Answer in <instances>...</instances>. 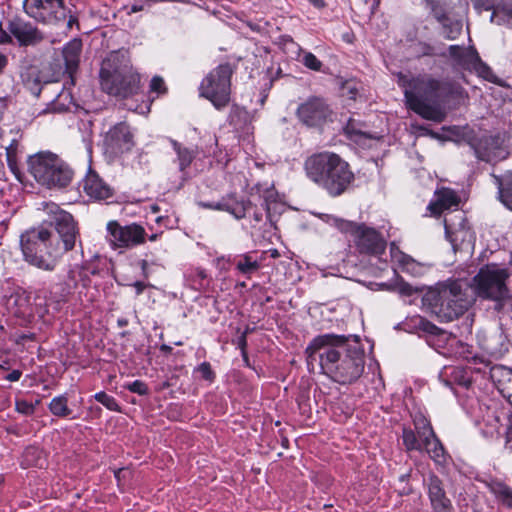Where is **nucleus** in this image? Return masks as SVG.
I'll list each match as a JSON object with an SVG mask.
<instances>
[{"label":"nucleus","instance_id":"obj_1","mask_svg":"<svg viewBox=\"0 0 512 512\" xmlns=\"http://www.w3.org/2000/svg\"><path fill=\"white\" fill-rule=\"evenodd\" d=\"M44 217L39 226L20 236L24 260L44 271H53L62 256L71 251L79 237L73 216L54 202H43Z\"/></svg>","mask_w":512,"mask_h":512},{"label":"nucleus","instance_id":"obj_17","mask_svg":"<svg viewBox=\"0 0 512 512\" xmlns=\"http://www.w3.org/2000/svg\"><path fill=\"white\" fill-rule=\"evenodd\" d=\"M478 159L486 162H496L505 159L507 152L499 136H484L474 147Z\"/></svg>","mask_w":512,"mask_h":512},{"label":"nucleus","instance_id":"obj_26","mask_svg":"<svg viewBox=\"0 0 512 512\" xmlns=\"http://www.w3.org/2000/svg\"><path fill=\"white\" fill-rule=\"evenodd\" d=\"M491 22L512 29V0H499L490 16Z\"/></svg>","mask_w":512,"mask_h":512},{"label":"nucleus","instance_id":"obj_48","mask_svg":"<svg viewBox=\"0 0 512 512\" xmlns=\"http://www.w3.org/2000/svg\"><path fill=\"white\" fill-rule=\"evenodd\" d=\"M67 17H68V20L66 22V26L68 29H72L73 25L78 26V18L75 15H72L71 11L69 9H68Z\"/></svg>","mask_w":512,"mask_h":512},{"label":"nucleus","instance_id":"obj_2","mask_svg":"<svg viewBox=\"0 0 512 512\" xmlns=\"http://www.w3.org/2000/svg\"><path fill=\"white\" fill-rule=\"evenodd\" d=\"M305 354L308 366L318 365L324 375L342 385L355 382L364 371V350L357 342L349 344L344 336L319 335L309 343Z\"/></svg>","mask_w":512,"mask_h":512},{"label":"nucleus","instance_id":"obj_8","mask_svg":"<svg viewBox=\"0 0 512 512\" xmlns=\"http://www.w3.org/2000/svg\"><path fill=\"white\" fill-rule=\"evenodd\" d=\"M507 269L496 264L482 267L473 278V293L483 299L501 301L509 297Z\"/></svg>","mask_w":512,"mask_h":512},{"label":"nucleus","instance_id":"obj_46","mask_svg":"<svg viewBox=\"0 0 512 512\" xmlns=\"http://www.w3.org/2000/svg\"><path fill=\"white\" fill-rule=\"evenodd\" d=\"M198 371L201 373L202 377L206 380H212L214 377L211 366L207 362L201 363L198 367Z\"/></svg>","mask_w":512,"mask_h":512},{"label":"nucleus","instance_id":"obj_49","mask_svg":"<svg viewBox=\"0 0 512 512\" xmlns=\"http://www.w3.org/2000/svg\"><path fill=\"white\" fill-rule=\"evenodd\" d=\"M22 375V372L20 370H13L11 373H9L5 379L10 382H16L20 379Z\"/></svg>","mask_w":512,"mask_h":512},{"label":"nucleus","instance_id":"obj_42","mask_svg":"<svg viewBox=\"0 0 512 512\" xmlns=\"http://www.w3.org/2000/svg\"><path fill=\"white\" fill-rule=\"evenodd\" d=\"M498 1L499 0H471L474 8L478 11H493Z\"/></svg>","mask_w":512,"mask_h":512},{"label":"nucleus","instance_id":"obj_64","mask_svg":"<svg viewBox=\"0 0 512 512\" xmlns=\"http://www.w3.org/2000/svg\"><path fill=\"white\" fill-rule=\"evenodd\" d=\"M23 302H28V298L27 297H24L23 299H21Z\"/></svg>","mask_w":512,"mask_h":512},{"label":"nucleus","instance_id":"obj_21","mask_svg":"<svg viewBox=\"0 0 512 512\" xmlns=\"http://www.w3.org/2000/svg\"><path fill=\"white\" fill-rule=\"evenodd\" d=\"M392 258L400 265L403 271L411 274L414 277H419L427 273L431 265L429 263L419 262L413 259L411 256L398 251L394 244L391 246Z\"/></svg>","mask_w":512,"mask_h":512},{"label":"nucleus","instance_id":"obj_30","mask_svg":"<svg viewBox=\"0 0 512 512\" xmlns=\"http://www.w3.org/2000/svg\"><path fill=\"white\" fill-rule=\"evenodd\" d=\"M499 189V199L512 211V171L508 172L503 178L496 177Z\"/></svg>","mask_w":512,"mask_h":512},{"label":"nucleus","instance_id":"obj_52","mask_svg":"<svg viewBox=\"0 0 512 512\" xmlns=\"http://www.w3.org/2000/svg\"><path fill=\"white\" fill-rule=\"evenodd\" d=\"M12 41L10 32L0 31V43H10Z\"/></svg>","mask_w":512,"mask_h":512},{"label":"nucleus","instance_id":"obj_59","mask_svg":"<svg viewBox=\"0 0 512 512\" xmlns=\"http://www.w3.org/2000/svg\"><path fill=\"white\" fill-rule=\"evenodd\" d=\"M239 346L240 348L242 349V351L244 352V349L246 347V336L245 334H243L240 339H239Z\"/></svg>","mask_w":512,"mask_h":512},{"label":"nucleus","instance_id":"obj_7","mask_svg":"<svg viewBox=\"0 0 512 512\" xmlns=\"http://www.w3.org/2000/svg\"><path fill=\"white\" fill-rule=\"evenodd\" d=\"M28 167L35 180L48 188L66 187L73 177V171L68 165L51 152L30 156Z\"/></svg>","mask_w":512,"mask_h":512},{"label":"nucleus","instance_id":"obj_38","mask_svg":"<svg viewBox=\"0 0 512 512\" xmlns=\"http://www.w3.org/2000/svg\"><path fill=\"white\" fill-rule=\"evenodd\" d=\"M94 398H95V400L97 402L101 403L107 409H109L111 411H119L120 410V407H119L117 401L115 400V398L110 396V395H108L105 392H98V393H96L94 395Z\"/></svg>","mask_w":512,"mask_h":512},{"label":"nucleus","instance_id":"obj_45","mask_svg":"<svg viewBox=\"0 0 512 512\" xmlns=\"http://www.w3.org/2000/svg\"><path fill=\"white\" fill-rule=\"evenodd\" d=\"M396 290L401 295H404V296H411L416 292V290L410 284H408L407 282H403V281L398 282L396 284Z\"/></svg>","mask_w":512,"mask_h":512},{"label":"nucleus","instance_id":"obj_9","mask_svg":"<svg viewBox=\"0 0 512 512\" xmlns=\"http://www.w3.org/2000/svg\"><path fill=\"white\" fill-rule=\"evenodd\" d=\"M327 221L341 232L350 234L360 253L377 256L385 251L386 241L374 228L334 216H330Z\"/></svg>","mask_w":512,"mask_h":512},{"label":"nucleus","instance_id":"obj_62","mask_svg":"<svg viewBox=\"0 0 512 512\" xmlns=\"http://www.w3.org/2000/svg\"><path fill=\"white\" fill-rule=\"evenodd\" d=\"M278 255H279V253H278V251H277V250H273V251L271 252V256H272V257H274V258H275V257H277Z\"/></svg>","mask_w":512,"mask_h":512},{"label":"nucleus","instance_id":"obj_53","mask_svg":"<svg viewBox=\"0 0 512 512\" xmlns=\"http://www.w3.org/2000/svg\"><path fill=\"white\" fill-rule=\"evenodd\" d=\"M127 473H129V471H128V469H125V468L118 469L117 471L114 472L115 478L118 481H120L121 477H125Z\"/></svg>","mask_w":512,"mask_h":512},{"label":"nucleus","instance_id":"obj_20","mask_svg":"<svg viewBox=\"0 0 512 512\" xmlns=\"http://www.w3.org/2000/svg\"><path fill=\"white\" fill-rule=\"evenodd\" d=\"M105 143L114 152L130 150L132 146V135L128 125L125 123L116 124L107 132Z\"/></svg>","mask_w":512,"mask_h":512},{"label":"nucleus","instance_id":"obj_15","mask_svg":"<svg viewBox=\"0 0 512 512\" xmlns=\"http://www.w3.org/2000/svg\"><path fill=\"white\" fill-rule=\"evenodd\" d=\"M331 110L326 102L319 97L309 98L297 109L299 120L309 127H318L326 122Z\"/></svg>","mask_w":512,"mask_h":512},{"label":"nucleus","instance_id":"obj_25","mask_svg":"<svg viewBox=\"0 0 512 512\" xmlns=\"http://www.w3.org/2000/svg\"><path fill=\"white\" fill-rule=\"evenodd\" d=\"M458 205V198L456 194L450 189H441L436 192V200L429 204L428 209L434 213L439 214L444 209H449Z\"/></svg>","mask_w":512,"mask_h":512},{"label":"nucleus","instance_id":"obj_63","mask_svg":"<svg viewBox=\"0 0 512 512\" xmlns=\"http://www.w3.org/2000/svg\"><path fill=\"white\" fill-rule=\"evenodd\" d=\"M155 239H156V235H152V236L150 237V240H152V241H153V240H155Z\"/></svg>","mask_w":512,"mask_h":512},{"label":"nucleus","instance_id":"obj_44","mask_svg":"<svg viewBox=\"0 0 512 512\" xmlns=\"http://www.w3.org/2000/svg\"><path fill=\"white\" fill-rule=\"evenodd\" d=\"M150 89L157 93L164 92L166 90L164 80L159 76H154L150 83Z\"/></svg>","mask_w":512,"mask_h":512},{"label":"nucleus","instance_id":"obj_5","mask_svg":"<svg viewBox=\"0 0 512 512\" xmlns=\"http://www.w3.org/2000/svg\"><path fill=\"white\" fill-rule=\"evenodd\" d=\"M431 312L441 322H450L463 315L474 303L473 288L462 280L438 283L426 296Z\"/></svg>","mask_w":512,"mask_h":512},{"label":"nucleus","instance_id":"obj_27","mask_svg":"<svg viewBox=\"0 0 512 512\" xmlns=\"http://www.w3.org/2000/svg\"><path fill=\"white\" fill-rule=\"evenodd\" d=\"M205 208L226 211L232 214L236 219H241L245 216L246 210L251 207V203H230L227 200H222L217 203H202Z\"/></svg>","mask_w":512,"mask_h":512},{"label":"nucleus","instance_id":"obj_31","mask_svg":"<svg viewBox=\"0 0 512 512\" xmlns=\"http://www.w3.org/2000/svg\"><path fill=\"white\" fill-rule=\"evenodd\" d=\"M423 449L436 463L442 464L445 462L446 456L444 447L435 434L423 441Z\"/></svg>","mask_w":512,"mask_h":512},{"label":"nucleus","instance_id":"obj_33","mask_svg":"<svg viewBox=\"0 0 512 512\" xmlns=\"http://www.w3.org/2000/svg\"><path fill=\"white\" fill-rule=\"evenodd\" d=\"M67 403V397L64 395L54 397L49 404V410L54 416L67 417L72 413Z\"/></svg>","mask_w":512,"mask_h":512},{"label":"nucleus","instance_id":"obj_14","mask_svg":"<svg viewBox=\"0 0 512 512\" xmlns=\"http://www.w3.org/2000/svg\"><path fill=\"white\" fill-rule=\"evenodd\" d=\"M107 239L113 248L130 249L145 242L146 231L139 224L122 226L117 221L107 224Z\"/></svg>","mask_w":512,"mask_h":512},{"label":"nucleus","instance_id":"obj_35","mask_svg":"<svg viewBox=\"0 0 512 512\" xmlns=\"http://www.w3.org/2000/svg\"><path fill=\"white\" fill-rule=\"evenodd\" d=\"M403 444L408 451L423 450V441L420 439L415 431L410 428H403L402 433Z\"/></svg>","mask_w":512,"mask_h":512},{"label":"nucleus","instance_id":"obj_29","mask_svg":"<svg viewBox=\"0 0 512 512\" xmlns=\"http://www.w3.org/2000/svg\"><path fill=\"white\" fill-rule=\"evenodd\" d=\"M170 143L177 154V162L181 172H184L197 156V151L183 146L176 140L170 139Z\"/></svg>","mask_w":512,"mask_h":512},{"label":"nucleus","instance_id":"obj_47","mask_svg":"<svg viewBox=\"0 0 512 512\" xmlns=\"http://www.w3.org/2000/svg\"><path fill=\"white\" fill-rule=\"evenodd\" d=\"M5 149H6V156L7 158H10V157H17V151H18V140L17 139H12L10 141V143L5 146Z\"/></svg>","mask_w":512,"mask_h":512},{"label":"nucleus","instance_id":"obj_39","mask_svg":"<svg viewBox=\"0 0 512 512\" xmlns=\"http://www.w3.org/2000/svg\"><path fill=\"white\" fill-rule=\"evenodd\" d=\"M344 130H345V133L347 134V136L355 142H359V141H361L362 138L368 137L365 132H363L359 128H357V123L353 120L348 121Z\"/></svg>","mask_w":512,"mask_h":512},{"label":"nucleus","instance_id":"obj_57","mask_svg":"<svg viewBox=\"0 0 512 512\" xmlns=\"http://www.w3.org/2000/svg\"><path fill=\"white\" fill-rule=\"evenodd\" d=\"M504 389L507 390V392L509 394L510 402L512 404V376L508 380V386L505 387Z\"/></svg>","mask_w":512,"mask_h":512},{"label":"nucleus","instance_id":"obj_6","mask_svg":"<svg viewBox=\"0 0 512 512\" xmlns=\"http://www.w3.org/2000/svg\"><path fill=\"white\" fill-rule=\"evenodd\" d=\"M101 87L109 95L128 98L140 90V75L134 70L127 52H112L100 71Z\"/></svg>","mask_w":512,"mask_h":512},{"label":"nucleus","instance_id":"obj_18","mask_svg":"<svg viewBox=\"0 0 512 512\" xmlns=\"http://www.w3.org/2000/svg\"><path fill=\"white\" fill-rule=\"evenodd\" d=\"M8 31L23 46L35 45L43 39L42 33L32 23L21 18L11 20Z\"/></svg>","mask_w":512,"mask_h":512},{"label":"nucleus","instance_id":"obj_32","mask_svg":"<svg viewBox=\"0 0 512 512\" xmlns=\"http://www.w3.org/2000/svg\"><path fill=\"white\" fill-rule=\"evenodd\" d=\"M490 491L500 499L506 506L512 508V489L499 481H492L489 484Z\"/></svg>","mask_w":512,"mask_h":512},{"label":"nucleus","instance_id":"obj_28","mask_svg":"<svg viewBox=\"0 0 512 512\" xmlns=\"http://www.w3.org/2000/svg\"><path fill=\"white\" fill-rule=\"evenodd\" d=\"M467 97L464 88L453 81H440V105L449 100L461 101Z\"/></svg>","mask_w":512,"mask_h":512},{"label":"nucleus","instance_id":"obj_43","mask_svg":"<svg viewBox=\"0 0 512 512\" xmlns=\"http://www.w3.org/2000/svg\"><path fill=\"white\" fill-rule=\"evenodd\" d=\"M15 408L21 414L31 415L34 413L35 405L26 400H16Z\"/></svg>","mask_w":512,"mask_h":512},{"label":"nucleus","instance_id":"obj_50","mask_svg":"<svg viewBox=\"0 0 512 512\" xmlns=\"http://www.w3.org/2000/svg\"><path fill=\"white\" fill-rule=\"evenodd\" d=\"M8 166L12 172L18 177L17 159L16 157L7 158Z\"/></svg>","mask_w":512,"mask_h":512},{"label":"nucleus","instance_id":"obj_19","mask_svg":"<svg viewBox=\"0 0 512 512\" xmlns=\"http://www.w3.org/2000/svg\"><path fill=\"white\" fill-rule=\"evenodd\" d=\"M427 489L433 512H454L452 503L446 496L443 483L436 475L429 476Z\"/></svg>","mask_w":512,"mask_h":512},{"label":"nucleus","instance_id":"obj_54","mask_svg":"<svg viewBox=\"0 0 512 512\" xmlns=\"http://www.w3.org/2000/svg\"><path fill=\"white\" fill-rule=\"evenodd\" d=\"M7 63H8L7 56L2 54V53H0V74L2 73L4 68L6 67Z\"/></svg>","mask_w":512,"mask_h":512},{"label":"nucleus","instance_id":"obj_12","mask_svg":"<svg viewBox=\"0 0 512 512\" xmlns=\"http://www.w3.org/2000/svg\"><path fill=\"white\" fill-rule=\"evenodd\" d=\"M434 18L442 26V34L454 40L462 31V22L456 18L454 10L461 0H427Z\"/></svg>","mask_w":512,"mask_h":512},{"label":"nucleus","instance_id":"obj_58","mask_svg":"<svg viewBox=\"0 0 512 512\" xmlns=\"http://www.w3.org/2000/svg\"><path fill=\"white\" fill-rule=\"evenodd\" d=\"M316 8H322L325 6L324 0H308Z\"/></svg>","mask_w":512,"mask_h":512},{"label":"nucleus","instance_id":"obj_40","mask_svg":"<svg viewBox=\"0 0 512 512\" xmlns=\"http://www.w3.org/2000/svg\"><path fill=\"white\" fill-rule=\"evenodd\" d=\"M302 63L305 67L314 71H319L322 67L321 61L311 52L304 53Z\"/></svg>","mask_w":512,"mask_h":512},{"label":"nucleus","instance_id":"obj_16","mask_svg":"<svg viewBox=\"0 0 512 512\" xmlns=\"http://www.w3.org/2000/svg\"><path fill=\"white\" fill-rule=\"evenodd\" d=\"M458 222L448 219H444V227L447 239L451 242L454 248L462 246L464 244L470 245L474 241V234L471 229L467 226V223L462 213L456 216Z\"/></svg>","mask_w":512,"mask_h":512},{"label":"nucleus","instance_id":"obj_11","mask_svg":"<svg viewBox=\"0 0 512 512\" xmlns=\"http://www.w3.org/2000/svg\"><path fill=\"white\" fill-rule=\"evenodd\" d=\"M24 11L39 23L57 26L67 19L64 0H24Z\"/></svg>","mask_w":512,"mask_h":512},{"label":"nucleus","instance_id":"obj_36","mask_svg":"<svg viewBox=\"0 0 512 512\" xmlns=\"http://www.w3.org/2000/svg\"><path fill=\"white\" fill-rule=\"evenodd\" d=\"M259 268L260 263L257 260H253L248 254L243 255L236 263V269L247 277H250Z\"/></svg>","mask_w":512,"mask_h":512},{"label":"nucleus","instance_id":"obj_41","mask_svg":"<svg viewBox=\"0 0 512 512\" xmlns=\"http://www.w3.org/2000/svg\"><path fill=\"white\" fill-rule=\"evenodd\" d=\"M129 391L136 393L138 395H146L148 394L147 385L141 380H135L131 383H128L124 386Z\"/></svg>","mask_w":512,"mask_h":512},{"label":"nucleus","instance_id":"obj_4","mask_svg":"<svg viewBox=\"0 0 512 512\" xmlns=\"http://www.w3.org/2000/svg\"><path fill=\"white\" fill-rule=\"evenodd\" d=\"M398 83L404 88V96L411 110L437 123L445 119L446 113L440 106V80L430 75L408 77L400 74Z\"/></svg>","mask_w":512,"mask_h":512},{"label":"nucleus","instance_id":"obj_34","mask_svg":"<svg viewBox=\"0 0 512 512\" xmlns=\"http://www.w3.org/2000/svg\"><path fill=\"white\" fill-rule=\"evenodd\" d=\"M74 105L73 97L69 90L62 88L52 103V110L56 112H64Z\"/></svg>","mask_w":512,"mask_h":512},{"label":"nucleus","instance_id":"obj_22","mask_svg":"<svg viewBox=\"0 0 512 512\" xmlns=\"http://www.w3.org/2000/svg\"><path fill=\"white\" fill-rule=\"evenodd\" d=\"M21 78L24 86L34 95L39 96L41 90L47 89L51 84L43 79L41 72L37 67L26 68L21 73Z\"/></svg>","mask_w":512,"mask_h":512},{"label":"nucleus","instance_id":"obj_56","mask_svg":"<svg viewBox=\"0 0 512 512\" xmlns=\"http://www.w3.org/2000/svg\"><path fill=\"white\" fill-rule=\"evenodd\" d=\"M140 265H141V269L143 271V274H144V277H148V262L147 260H142L140 262Z\"/></svg>","mask_w":512,"mask_h":512},{"label":"nucleus","instance_id":"obj_51","mask_svg":"<svg viewBox=\"0 0 512 512\" xmlns=\"http://www.w3.org/2000/svg\"><path fill=\"white\" fill-rule=\"evenodd\" d=\"M133 287H135L136 289V294L137 295H140L143 290L148 286L147 284H145L144 282H141V281H137L135 283L132 284Z\"/></svg>","mask_w":512,"mask_h":512},{"label":"nucleus","instance_id":"obj_61","mask_svg":"<svg viewBox=\"0 0 512 512\" xmlns=\"http://www.w3.org/2000/svg\"><path fill=\"white\" fill-rule=\"evenodd\" d=\"M161 350H163V351H170V350H171V348H170L169 346H167V345H163V346L161 347Z\"/></svg>","mask_w":512,"mask_h":512},{"label":"nucleus","instance_id":"obj_3","mask_svg":"<svg viewBox=\"0 0 512 512\" xmlns=\"http://www.w3.org/2000/svg\"><path fill=\"white\" fill-rule=\"evenodd\" d=\"M304 166L307 177L332 197L343 194L354 180L349 164L335 153L314 154Z\"/></svg>","mask_w":512,"mask_h":512},{"label":"nucleus","instance_id":"obj_37","mask_svg":"<svg viewBox=\"0 0 512 512\" xmlns=\"http://www.w3.org/2000/svg\"><path fill=\"white\" fill-rule=\"evenodd\" d=\"M414 425L416 433L418 437L422 439V441L427 440V438L435 434L429 421L422 415L416 416L414 418Z\"/></svg>","mask_w":512,"mask_h":512},{"label":"nucleus","instance_id":"obj_24","mask_svg":"<svg viewBox=\"0 0 512 512\" xmlns=\"http://www.w3.org/2000/svg\"><path fill=\"white\" fill-rule=\"evenodd\" d=\"M81 51L82 41L78 38L72 39L63 47V58L69 74H72L78 68Z\"/></svg>","mask_w":512,"mask_h":512},{"label":"nucleus","instance_id":"obj_55","mask_svg":"<svg viewBox=\"0 0 512 512\" xmlns=\"http://www.w3.org/2000/svg\"><path fill=\"white\" fill-rule=\"evenodd\" d=\"M140 265H141V269L143 271V274H144V277H148V262L147 260H142L140 262Z\"/></svg>","mask_w":512,"mask_h":512},{"label":"nucleus","instance_id":"obj_10","mask_svg":"<svg viewBox=\"0 0 512 512\" xmlns=\"http://www.w3.org/2000/svg\"><path fill=\"white\" fill-rule=\"evenodd\" d=\"M233 70L229 64H221L213 69L200 85V95L205 97L218 110L228 105L231 92Z\"/></svg>","mask_w":512,"mask_h":512},{"label":"nucleus","instance_id":"obj_13","mask_svg":"<svg viewBox=\"0 0 512 512\" xmlns=\"http://www.w3.org/2000/svg\"><path fill=\"white\" fill-rule=\"evenodd\" d=\"M449 56L453 65L469 72L476 73L479 77L491 81L494 77L490 67L485 64L474 47H461L451 45Z\"/></svg>","mask_w":512,"mask_h":512},{"label":"nucleus","instance_id":"obj_60","mask_svg":"<svg viewBox=\"0 0 512 512\" xmlns=\"http://www.w3.org/2000/svg\"><path fill=\"white\" fill-rule=\"evenodd\" d=\"M254 220L257 221V222L261 221L262 220V213L255 212L254 213Z\"/></svg>","mask_w":512,"mask_h":512},{"label":"nucleus","instance_id":"obj_23","mask_svg":"<svg viewBox=\"0 0 512 512\" xmlns=\"http://www.w3.org/2000/svg\"><path fill=\"white\" fill-rule=\"evenodd\" d=\"M84 190L90 196L98 200L111 196V190L95 173H89L84 180Z\"/></svg>","mask_w":512,"mask_h":512}]
</instances>
